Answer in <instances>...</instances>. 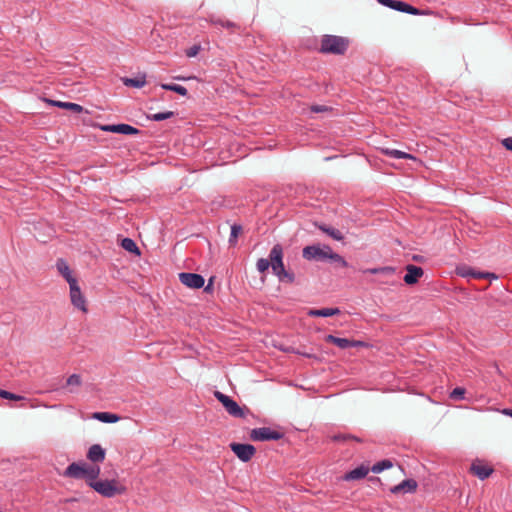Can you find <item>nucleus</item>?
<instances>
[{
  "label": "nucleus",
  "instance_id": "nucleus-1",
  "mask_svg": "<svg viewBox=\"0 0 512 512\" xmlns=\"http://www.w3.org/2000/svg\"><path fill=\"white\" fill-rule=\"evenodd\" d=\"M270 267L273 274L280 282L293 283L295 276L292 272L285 269L283 262V248L280 244H275L269 253Z\"/></svg>",
  "mask_w": 512,
  "mask_h": 512
},
{
  "label": "nucleus",
  "instance_id": "nucleus-2",
  "mask_svg": "<svg viewBox=\"0 0 512 512\" xmlns=\"http://www.w3.org/2000/svg\"><path fill=\"white\" fill-rule=\"evenodd\" d=\"M349 46V40L336 35H324L321 40L320 52L323 54L342 55Z\"/></svg>",
  "mask_w": 512,
  "mask_h": 512
},
{
  "label": "nucleus",
  "instance_id": "nucleus-3",
  "mask_svg": "<svg viewBox=\"0 0 512 512\" xmlns=\"http://www.w3.org/2000/svg\"><path fill=\"white\" fill-rule=\"evenodd\" d=\"M89 486L97 493L106 498H112L126 492L125 486L119 484L117 480H100L97 482H89Z\"/></svg>",
  "mask_w": 512,
  "mask_h": 512
},
{
  "label": "nucleus",
  "instance_id": "nucleus-4",
  "mask_svg": "<svg viewBox=\"0 0 512 512\" xmlns=\"http://www.w3.org/2000/svg\"><path fill=\"white\" fill-rule=\"evenodd\" d=\"M215 398L225 407L226 411L233 417L245 418L248 410L241 408L236 401L220 391L214 392Z\"/></svg>",
  "mask_w": 512,
  "mask_h": 512
},
{
  "label": "nucleus",
  "instance_id": "nucleus-5",
  "mask_svg": "<svg viewBox=\"0 0 512 512\" xmlns=\"http://www.w3.org/2000/svg\"><path fill=\"white\" fill-rule=\"evenodd\" d=\"M331 248L328 245H311L303 248L302 255L306 260L323 261L329 259Z\"/></svg>",
  "mask_w": 512,
  "mask_h": 512
},
{
  "label": "nucleus",
  "instance_id": "nucleus-6",
  "mask_svg": "<svg viewBox=\"0 0 512 512\" xmlns=\"http://www.w3.org/2000/svg\"><path fill=\"white\" fill-rule=\"evenodd\" d=\"M284 434L269 427L254 428L250 432L253 441H270L283 438Z\"/></svg>",
  "mask_w": 512,
  "mask_h": 512
},
{
  "label": "nucleus",
  "instance_id": "nucleus-7",
  "mask_svg": "<svg viewBox=\"0 0 512 512\" xmlns=\"http://www.w3.org/2000/svg\"><path fill=\"white\" fill-rule=\"evenodd\" d=\"M379 3H381L382 5L386 6V7H389L393 10H396V11H400V12H404V13H408V14H411V15H423L425 14L424 11H421L413 6H411L410 4L406 3V2H403V1H399V0H377Z\"/></svg>",
  "mask_w": 512,
  "mask_h": 512
},
{
  "label": "nucleus",
  "instance_id": "nucleus-8",
  "mask_svg": "<svg viewBox=\"0 0 512 512\" xmlns=\"http://www.w3.org/2000/svg\"><path fill=\"white\" fill-rule=\"evenodd\" d=\"M70 289V300L72 305L79 309L80 311L86 313L87 312V305H86V298L81 292V289L78 285L77 281H72V283L69 285Z\"/></svg>",
  "mask_w": 512,
  "mask_h": 512
},
{
  "label": "nucleus",
  "instance_id": "nucleus-9",
  "mask_svg": "<svg viewBox=\"0 0 512 512\" xmlns=\"http://www.w3.org/2000/svg\"><path fill=\"white\" fill-rule=\"evenodd\" d=\"M233 453L243 462H248L254 456L256 449L251 444L231 443Z\"/></svg>",
  "mask_w": 512,
  "mask_h": 512
},
{
  "label": "nucleus",
  "instance_id": "nucleus-10",
  "mask_svg": "<svg viewBox=\"0 0 512 512\" xmlns=\"http://www.w3.org/2000/svg\"><path fill=\"white\" fill-rule=\"evenodd\" d=\"M179 280L183 285L193 289H199L205 283L203 276L196 273L182 272L179 274Z\"/></svg>",
  "mask_w": 512,
  "mask_h": 512
},
{
  "label": "nucleus",
  "instance_id": "nucleus-11",
  "mask_svg": "<svg viewBox=\"0 0 512 512\" xmlns=\"http://www.w3.org/2000/svg\"><path fill=\"white\" fill-rule=\"evenodd\" d=\"M86 462L71 463L63 473L64 477L73 479H83L85 473Z\"/></svg>",
  "mask_w": 512,
  "mask_h": 512
},
{
  "label": "nucleus",
  "instance_id": "nucleus-12",
  "mask_svg": "<svg viewBox=\"0 0 512 512\" xmlns=\"http://www.w3.org/2000/svg\"><path fill=\"white\" fill-rule=\"evenodd\" d=\"M102 130L124 135H136L139 133L137 128L128 124L106 125L102 127Z\"/></svg>",
  "mask_w": 512,
  "mask_h": 512
},
{
  "label": "nucleus",
  "instance_id": "nucleus-13",
  "mask_svg": "<svg viewBox=\"0 0 512 512\" xmlns=\"http://www.w3.org/2000/svg\"><path fill=\"white\" fill-rule=\"evenodd\" d=\"M417 489V482L413 479H406L390 488V492L393 494H405V493H413Z\"/></svg>",
  "mask_w": 512,
  "mask_h": 512
},
{
  "label": "nucleus",
  "instance_id": "nucleus-14",
  "mask_svg": "<svg viewBox=\"0 0 512 512\" xmlns=\"http://www.w3.org/2000/svg\"><path fill=\"white\" fill-rule=\"evenodd\" d=\"M406 271L407 273L404 276V282L408 285L417 283L419 278L424 274L423 269L415 265H407Z\"/></svg>",
  "mask_w": 512,
  "mask_h": 512
},
{
  "label": "nucleus",
  "instance_id": "nucleus-15",
  "mask_svg": "<svg viewBox=\"0 0 512 512\" xmlns=\"http://www.w3.org/2000/svg\"><path fill=\"white\" fill-rule=\"evenodd\" d=\"M472 474L477 476L480 480L488 478L493 473V468L482 464L481 462H474L470 468Z\"/></svg>",
  "mask_w": 512,
  "mask_h": 512
},
{
  "label": "nucleus",
  "instance_id": "nucleus-16",
  "mask_svg": "<svg viewBox=\"0 0 512 512\" xmlns=\"http://www.w3.org/2000/svg\"><path fill=\"white\" fill-rule=\"evenodd\" d=\"M106 452L99 444L92 445L87 453V458L94 463H101L105 460Z\"/></svg>",
  "mask_w": 512,
  "mask_h": 512
},
{
  "label": "nucleus",
  "instance_id": "nucleus-17",
  "mask_svg": "<svg viewBox=\"0 0 512 512\" xmlns=\"http://www.w3.org/2000/svg\"><path fill=\"white\" fill-rule=\"evenodd\" d=\"M56 268L58 272L63 276V278L68 282L69 285L72 283V281H77V279L73 277L69 265L65 260L58 259L56 262Z\"/></svg>",
  "mask_w": 512,
  "mask_h": 512
},
{
  "label": "nucleus",
  "instance_id": "nucleus-18",
  "mask_svg": "<svg viewBox=\"0 0 512 512\" xmlns=\"http://www.w3.org/2000/svg\"><path fill=\"white\" fill-rule=\"evenodd\" d=\"M368 472H369V468L367 466L360 465L359 467L346 473L344 476V479L347 481L359 480V479L366 477Z\"/></svg>",
  "mask_w": 512,
  "mask_h": 512
},
{
  "label": "nucleus",
  "instance_id": "nucleus-19",
  "mask_svg": "<svg viewBox=\"0 0 512 512\" xmlns=\"http://www.w3.org/2000/svg\"><path fill=\"white\" fill-rule=\"evenodd\" d=\"M48 103H50L53 106H57L59 108L71 110L75 113H81L84 109L81 105L77 103L72 102H62V101H56V100H47Z\"/></svg>",
  "mask_w": 512,
  "mask_h": 512
},
{
  "label": "nucleus",
  "instance_id": "nucleus-20",
  "mask_svg": "<svg viewBox=\"0 0 512 512\" xmlns=\"http://www.w3.org/2000/svg\"><path fill=\"white\" fill-rule=\"evenodd\" d=\"M382 153L385 154L388 157L395 158V159H415V157L409 153L397 150V149H390V148H383L381 149Z\"/></svg>",
  "mask_w": 512,
  "mask_h": 512
},
{
  "label": "nucleus",
  "instance_id": "nucleus-21",
  "mask_svg": "<svg viewBox=\"0 0 512 512\" xmlns=\"http://www.w3.org/2000/svg\"><path fill=\"white\" fill-rule=\"evenodd\" d=\"M340 313L338 308H323V309H312L308 312L309 316L313 317H330Z\"/></svg>",
  "mask_w": 512,
  "mask_h": 512
},
{
  "label": "nucleus",
  "instance_id": "nucleus-22",
  "mask_svg": "<svg viewBox=\"0 0 512 512\" xmlns=\"http://www.w3.org/2000/svg\"><path fill=\"white\" fill-rule=\"evenodd\" d=\"M100 474V467L99 466H92L86 463L85 467V473L84 478L85 480L89 482H97L96 479L98 478Z\"/></svg>",
  "mask_w": 512,
  "mask_h": 512
},
{
  "label": "nucleus",
  "instance_id": "nucleus-23",
  "mask_svg": "<svg viewBox=\"0 0 512 512\" xmlns=\"http://www.w3.org/2000/svg\"><path fill=\"white\" fill-rule=\"evenodd\" d=\"M325 341L328 342V343H332V344L336 345L337 347H339L341 349L350 348V345H351L349 339L336 337L334 335H327L325 337Z\"/></svg>",
  "mask_w": 512,
  "mask_h": 512
},
{
  "label": "nucleus",
  "instance_id": "nucleus-24",
  "mask_svg": "<svg viewBox=\"0 0 512 512\" xmlns=\"http://www.w3.org/2000/svg\"><path fill=\"white\" fill-rule=\"evenodd\" d=\"M122 82L127 87L142 88L146 84L145 75L138 76L136 78L125 77Z\"/></svg>",
  "mask_w": 512,
  "mask_h": 512
},
{
  "label": "nucleus",
  "instance_id": "nucleus-25",
  "mask_svg": "<svg viewBox=\"0 0 512 512\" xmlns=\"http://www.w3.org/2000/svg\"><path fill=\"white\" fill-rule=\"evenodd\" d=\"M93 418L104 423H115L120 419L118 415L109 412H96Z\"/></svg>",
  "mask_w": 512,
  "mask_h": 512
},
{
  "label": "nucleus",
  "instance_id": "nucleus-26",
  "mask_svg": "<svg viewBox=\"0 0 512 512\" xmlns=\"http://www.w3.org/2000/svg\"><path fill=\"white\" fill-rule=\"evenodd\" d=\"M121 247L130 253H133L135 255H140V250H139L138 246L136 245L135 241L131 238L122 239Z\"/></svg>",
  "mask_w": 512,
  "mask_h": 512
},
{
  "label": "nucleus",
  "instance_id": "nucleus-27",
  "mask_svg": "<svg viewBox=\"0 0 512 512\" xmlns=\"http://www.w3.org/2000/svg\"><path fill=\"white\" fill-rule=\"evenodd\" d=\"M82 384L81 376L78 374H72L70 375L66 380V386H68L70 389L69 391L71 393L75 392V388L80 387Z\"/></svg>",
  "mask_w": 512,
  "mask_h": 512
},
{
  "label": "nucleus",
  "instance_id": "nucleus-28",
  "mask_svg": "<svg viewBox=\"0 0 512 512\" xmlns=\"http://www.w3.org/2000/svg\"><path fill=\"white\" fill-rule=\"evenodd\" d=\"M319 229L337 241H341L344 238L343 234L338 229L327 227L325 225H320Z\"/></svg>",
  "mask_w": 512,
  "mask_h": 512
},
{
  "label": "nucleus",
  "instance_id": "nucleus-29",
  "mask_svg": "<svg viewBox=\"0 0 512 512\" xmlns=\"http://www.w3.org/2000/svg\"><path fill=\"white\" fill-rule=\"evenodd\" d=\"M364 273L369 274H384V275H393L395 272V269L390 266L386 267H379V268H368L363 270Z\"/></svg>",
  "mask_w": 512,
  "mask_h": 512
},
{
  "label": "nucleus",
  "instance_id": "nucleus-30",
  "mask_svg": "<svg viewBox=\"0 0 512 512\" xmlns=\"http://www.w3.org/2000/svg\"><path fill=\"white\" fill-rule=\"evenodd\" d=\"M162 89L164 90H169V91H173V92H176L178 93L179 95H182V96H186L188 91L187 89L182 86V85H178V84H161L160 85Z\"/></svg>",
  "mask_w": 512,
  "mask_h": 512
},
{
  "label": "nucleus",
  "instance_id": "nucleus-31",
  "mask_svg": "<svg viewBox=\"0 0 512 512\" xmlns=\"http://www.w3.org/2000/svg\"><path fill=\"white\" fill-rule=\"evenodd\" d=\"M241 232H242V226L241 225L233 224L231 226V232H230V237H229L230 245H232V246L236 245L238 236L241 234Z\"/></svg>",
  "mask_w": 512,
  "mask_h": 512
},
{
  "label": "nucleus",
  "instance_id": "nucleus-32",
  "mask_svg": "<svg viewBox=\"0 0 512 512\" xmlns=\"http://www.w3.org/2000/svg\"><path fill=\"white\" fill-rule=\"evenodd\" d=\"M393 466L392 462L390 460H382L374 464L371 468V471L373 473H380L384 471L385 469H389Z\"/></svg>",
  "mask_w": 512,
  "mask_h": 512
},
{
  "label": "nucleus",
  "instance_id": "nucleus-33",
  "mask_svg": "<svg viewBox=\"0 0 512 512\" xmlns=\"http://www.w3.org/2000/svg\"><path fill=\"white\" fill-rule=\"evenodd\" d=\"M173 116H174L173 111H166V112H160V113H155V114L149 115L148 119H150L152 121L159 122V121L169 119Z\"/></svg>",
  "mask_w": 512,
  "mask_h": 512
},
{
  "label": "nucleus",
  "instance_id": "nucleus-34",
  "mask_svg": "<svg viewBox=\"0 0 512 512\" xmlns=\"http://www.w3.org/2000/svg\"><path fill=\"white\" fill-rule=\"evenodd\" d=\"M211 22L215 25H219L227 29H234L237 27L236 23L229 20H224L222 18H212Z\"/></svg>",
  "mask_w": 512,
  "mask_h": 512
},
{
  "label": "nucleus",
  "instance_id": "nucleus-35",
  "mask_svg": "<svg viewBox=\"0 0 512 512\" xmlns=\"http://www.w3.org/2000/svg\"><path fill=\"white\" fill-rule=\"evenodd\" d=\"M256 267H257V270L260 272V273H265L269 267H270V258L266 259V258H260L257 260V263H256Z\"/></svg>",
  "mask_w": 512,
  "mask_h": 512
},
{
  "label": "nucleus",
  "instance_id": "nucleus-36",
  "mask_svg": "<svg viewBox=\"0 0 512 512\" xmlns=\"http://www.w3.org/2000/svg\"><path fill=\"white\" fill-rule=\"evenodd\" d=\"M466 390L462 387H456L451 392L449 397L453 400H463Z\"/></svg>",
  "mask_w": 512,
  "mask_h": 512
},
{
  "label": "nucleus",
  "instance_id": "nucleus-37",
  "mask_svg": "<svg viewBox=\"0 0 512 512\" xmlns=\"http://www.w3.org/2000/svg\"><path fill=\"white\" fill-rule=\"evenodd\" d=\"M0 397L4 398V399H8V400H14V401H19V400L24 399V397H22L20 395L11 393V392L3 390V389H0Z\"/></svg>",
  "mask_w": 512,
  "mask_h": 512
},
{
  "label": "nucleus",
  "instance_id": "nucleus-38",
  "mask_svg": "<svg viewBox=\"0 0 512 512\" xmlns=\"http://www.w3.org/2000/svg\"><path fill=\"white\" fill-rule=\"evenodd\" d=\"M329 259L333 262H336L338 263L339 265H341L342 267H347L348 266V263L347 261L339 254L333 252L331 250V253L329 255Z\"/></svg>",
  "mask_w": 512,
  "mask_h": 512
},
{
  "label": "nucleus",
  "instance_id": "nucleus-39",
  "mask_svg": "<svg viewBox=\"0 0 512 512\" xmlns=\"http://www.w3.org/2000/svg\"><path fill=\"white\" fill-rule=\"evenodd\" d=\"M350 439L355 440L357 442H361V440L358 437L353 436L351 434H337L333 436L334 441H346Z\"/></svg>",
  "mask_w": 512,
  "mask_h": 512
},
{
  "label": "nucleus",
  "instance_id": "nucleus-40",
  "mask_svg": "<svg viewBox=\"0 0 512 512\" xmlns=\"http://www.w3.org/2000/svg\"><path fill=\"white\" fill-rule=\"evenodd\" d=\"M488 275V272H476L474 270H469L467 272L462 273V276H471L473 278L482 279Z\"/></svg>",
  "mask_w": 512,
  "mask_h": 512
},
{
  "label": "nucleus",
  "instance_id": "nucleus-41",
  "mask_svg": "<svg viewBox=\"0 0 512 512\" xmlns=\"http://www.w3.org/2000/svg\"><path fill=\"white\" fill-rule=\"evenodd\" d=\"M200 51V46L199 45H193L192 47H190L189 49L186 50V56L191 58V57H195Z\"/></svg>",
  "mask_w": 512,
  "mask_h": 512
},
{
  "label": "nucleus",
  "instance_id": "nucleus-42",
  "mask_svg": "<svg viewBox=\"0 0 512 512\" xmlns=\"http://www.w3.org/2000/svg\"><path fill=\"white\" fill-rule=\"evenodd\" d=\"M310 110L311 112H314V113H320V112H327L329 111V107L325 106V105H312L310 107Z\"/></svg>",
  "mask_w": 512,
  "mask_h": 512
},
{
  "label": "nucleus",
  "instance_id": "nucleus-43",
  "mask_svg": "<svg viewBox=\"0 0 512 512\" xmlns=\"http://www.w3.org/2000/svg\"><path fill=\"white\" fill-rule=\"evenodd\" d=\"M502 145L507 149L512 151V137H508L502 140Z\"/></svg>",
  "mask_w": 512,
  "mask_h": 512
},
{
  "label": "nucleus",
  "instance_id": "nucleus-44",
  "mask_svg": "<svg viewBox=\"0 0 512 512\" xmlns=\"http://www.w3.org/2000/svg\"><path fill=\"white\" fill-rule=\"evenodd\" d=\"M350 347H366L367 344L363 341H359V340H350Z\"/></svg>",
  "mask_w": 512,
  "mask_h": 512
},
{
  "label": "nucleus",
  "instance_id": "nucleus-45",
  "mask_svg": "<svg viewBox=\"0 0 512 512\" xmlns=\"http://www.w3.org/2000/svg\"><path fill=\"white\" fill-rule=\"evenodd\" d=\"M485 278H488L490 280H496V279H498V276L496 274H494V273H489L488 272V275H486Z\"/></svg>",
  "mask_w": 512,
  "mask_h": 512
},
{
  "label": "nucleus",
  "instance_id": "nucleus-46",
  "mask_svg": "<svg viewBox=\"0 0 512 512\" xmlns=\"http://www.w3.org/2000/svg\"><path fill=\"white\" fill-rule=\"evenodd\" d=\"M503 413H504L505 415H508V416L512 417V410H511V409H504V410H503Z\"/></svg>",
  "mask_w": 512,
  "mask_h": 512
}]
</instances>
